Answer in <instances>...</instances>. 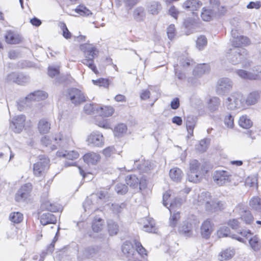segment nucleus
Wrapping results in <instances>:
<instances>
[{"label": "nucleus", "instance_id": "obj_1", "mask_svg": "<svg viewBox=\"0 0 261 261\" xmlns=\"http://www.w3.org/2000/svg\"><path fill=\"white\" fill-rule=\"evenodd\" d=\"M199 205H204L205 211L213 213L218 211L224 210L226 207L224 201L212 199L211 194L208 192H202L198 197Z\"/></svg>", "mask_w": 261, "mask_h": 261}, {"label": "nucleus", "instance_id": "obj_2", "mask_svg": "<svg viewBox=\"0 0 261 261\" xmlns=\"http://www.w3.org/2000/svg\"><path fill=\"white\" fill-rule=\"evenodd\" d=\"M134 244L136 250L134 249L133 244L126 241L122 246V251L127 261H141L139 259L140 256L146 255V250L137 240H134Z\"/></svg>", "mask_w": 261, "mask_h": 261}, {"label": "nucleus", "instance_id": "obj_3", "mask_svg": "<svg viewBox=\"0 0 261 261\" xmlns=\"http://www.w3.org/2000/svg\"><path fill=\"white\" fill-rule=\"evenodd\" d=\"M80 48L84 53L85 59L81 61L84 65H87L95 73L97 74L98 71L96 66L94 64V59L97 56L98 50L93 46L88 43L81 44Z\"/></svg>", "mask_w": 261, "mask_h": 261}, {"label": "nucleus", "instance_id": "obj_4", "mask_svg": "<svg viewBox=\"0 0 261 261\" xmlns=\"http://www.w3.org/2000/svg\"><path fill=\"white\" fill-rule=\"evenodd\" d=\"M205 164L200 163L197 160H192L189 163V171L187 178L189 181L197 183L207 173Z\"/></svg>", "mask_w": 261, "mask_h": 261}, {"label": "nucleus", "instance_id": "obj_5", "mask_svg": "<svg viewBox=\"0 0 261 261\" xmlns=\"http://www.w3.org/2000/svg\"><path fill=\"white\" fill-rule=\"evenodd\" d=\"M199 223L197 217L191 215L180 224L178 232L185 237H191L193 234V230L198 227Z\"/></svg>", "mask_w": 261, "mask_h": 261}, {"label": "nucleus", "instance_id": "obj_6", "mask_svg": "<svg viewBox=\"0 0 261 261\" xmlns=\"http://www.w3.org/2000/svg\"><path fill=\"white\" fill-rule=\"evenodd\" d=\"M226 58L232 64L236 65L247 60L248 55L245 48H233L229 49L226 54Z\"/></svg>", "mask_w": 261, "mask_h": 261}, {"label": "nucleus", "instance_id": "obj_7", "mask_svg": "<svg viewBox=\"0 0 261 261\" xmlns=\"http://www.w3.org/2000/svg\"><path fill=\"white\" fill-rule=\"evenodd\" d=\"M47 97V94L43 91H36L31 93L25 98H21L17 102V107L19 111H22L25 106H29V103L33 101H39L45 99Z\"/></svg>", "mask_w": 261, "mask_h": 261}, {"label": "nucleus", "instance_id": "obj_8", "mask_svg": "<svg viewBox=\"0 0 261 261\" xmlns=\"http://www.w3.org/2000/svg\"><path fill=\"white\" fill-rule=\"evenodd\" d=\"M244 101L245 99L241 93H232L226 98L225 104L228 109L234 110L243 108Z\"/></svg>", "mask_w": 261, "mask_h": 261}, {"label": "nucleus", "instance_id": "obj_9", "mask_svg": "<svg viewBox=\"0 0 261 261\" xmlns=\"http://www.w3.org/2000/svg\"><path fill=\"white\" fill-rule=\"evenodd\" d=\"M67 96L75 106L79 105L86 100L84 93L81 90L76 88L69 89L67 91Z\"/></svg>", "mask_w": 261, "mask_h": 261}, {"label": "nucleus", "instance_id": "obj_10", "mask_svg": "<svg viewBox=\"0 0 261 261\" xmlns=\"http://www.w3.org/2000/svg\"><path fill=\"white\" fill-rule=\"evenodd\" d=\"M49 159L44 155L39 156V161L33 165V173L36 176L43 175L49 168Z\"/></svg>", "mask_w": 261, "mask_h": 261}, {"label": "nucleus", "instance_id": "obj_11", "mask_svg": "<svg viewBox=\"0 0 261 261\" xmlns=\"http://www.w3.org/2000/svg\"><path fill=\"white\" fill-rule=\"evenodd\" d=\"M233 82L229 78L223 77L220 79L217 84L216 93L219 95H224L228 93L231 90Z\"/></svg>", "mask_w": 261, "mask_h": 261}, {"label": "nucleus", "instance_id": "obj_12", "mask_svg": "<svg viewBox=\"0 0 261 261\" xmlns=\"http://www.w3.org/2000/svg\"><path fill=\"white\" fill-rule=\"evenodd\" d=\"M231 44L234 48H241L242 46H246L250 44V40L247 37L239 35L237 30L232 29Z\"/></svg>", "mask_w": 261, "mask_h": 261}, {"label": "nucleus", "instance_id": "obj_13", "mask_svg": "<svg viewBox=\"0 0 261 261\" xmlns=\"http://www.w3.org/2000/svg\"><path fill=\"white\" fill-rule=\"evenodd\" d=\"M25 117L23 115L14 116L10 121V128L15 133H20L24 126Z\"/></svg>", "mask_w": 261, "mask_h": 261}, {"label": "nucleus", "instance_id": "obj_14", "mask_svg": "<svg viewBox=\"0 0 261 261\" xmlns=\"http://www.w3.org/2000/svg\"><path fill=\"white\" fill-rule=\"evenodd\" d=\"M54 142L58 147L66 148L72 143V139L70 135H64L61 133L56 134L54 136Z\"/></svg>", "mask_w": 261, "mask_h": 261}, {"label": "nucleus", "instance_id": "obj_15", "mask_svg": "<svg viewBox=\"0 0 261 261\" xmlns=\"http://www.w3.org/2000/svg\"><path fill=\"white\" fill-rule=\"evenodd\" d=\"M32 190V185L27 183L22 185L15 195V200L17 202H21L27 199L30 196Z\"/></svg>", "mask_w": 261, "mask_h": 261}, {"label": "nucleus", "instance_id": "obj_16", "mask_svg": "<svg viewBox=\"0 0 261 261\" xmlns=\"http://www.w3.org/2000/svg\"><path fill=\"white\" fill-rule=\"evenodd\" d=\"M230 173L225 170H216L213 174V179L215 182L219 185L222 186L230 180Z\"/></svg>", "mask_w": 261, "mask_h": 261}, {"label": "nucleus", "instance_id": "obj_17", "mask_svg": "<svg viewBox=\"0 0 261 261\" xmlns=\"http://www.w3.org/2000/svg\"><path fill=\"white\" fill-rule=\"evenodd\" d=\"M89 144L97 147H102L104 145V138L102 134L98 131L92 132L87 138Z\"/></svg>", "mask_w": 261, "mask_h": 261}, {"label": "nucleus", "instance_id": "obj_18", "mask_svg": "<svg viewBox=\"0 0 261 261\" xmlns=\"http://www.w3.org/2000/svg\"><path fill=\"white\" fill-rule=\"evenodd\" d=\"M7 80L15 82L19 85H23L29 81V77L22 73L12 72L7 75Z\"/></svg>", "mask_w": 261, "mask_h": 261}, {"label": "nucleus", "instance_id": "obj_19", "mask_svg": "<svg viewBox=\"0 0 261 261\" xmlns=\"http://www.w3.org/2000/svg\"><path fill=\"white\" fill-rule=\"evenodd\" d=\"M213 223L210 220H205L201 226V233L203 238L208 239L213 231Z\"/></svg>", "mask_w": 261, "mask_h": 261}, {"label": "nucleus", "instance_id": "obj_20", "mask_svg": "<svg viewBox=\"0 0 261 261\" xmlns=\"http://www.w3.org/2000/svg\"><path fill=\"white\" fill-rule=\"evenodd\" d=\"M143 223V230L145 231L151 233H155L157 228L155 226L154 220L150 217H146L142 220Z\"/></svg>", "mask_w": 261, "mask_h": 261}, {"label": "nucleus", "instance_id": "obj_21", "mask_svg": "<svg viewBox=\"0 0 261 261\" xmlns=\"http://www.w3.org/2000/svg\"><path fill=\"white\" fill-rule=\"evenodd\" d=\"M125 181L126 184L130 187L134 189H141V187L143 186V181L139 179L135 175H130L127 176L125 178Z\"/></svg>", "mask_w": 261, "mask_h": 261}, {"label": "nucleus", "instance_id": "obj_22", "mask_svg": "<svg viewBox=\"0 0 261 261\" xmlns=\"http://www.w3.org/2000/svg\"><path fill=\"white\" fill-rule=\"evenodd\" d=\"M202 6V3L198 0H187L182 5V7L188 11L197 10Z\"/></svg>", "mask_w": 261, "mask_h": 261}, {"label": "nucleus", "instance_id": "obj_23", "mask_svg": "<svg viewBox=\"0 0 261 261\" xmlns=\"http://www.w3.org/2000/svg\"><path fill=\"white\" fill-rule=\"evenodd\" d=\"M216 11L207 7H203L201 12V17L203 21H210L216 15Z\"/></svg>", "mask_w": 261, "mask_h": 261}, {"label": "nucleus", "instance_id": "obj_24", "mask_svg": "<svg viewBox=\"0 0 261 261\" xmlns=\"http://www.w3.org/2000/svg\"><path fill=\"white\" fill-rule=\"evenodd\" d=\"M40 223L43 225L48 224H55L57 222L56 217L49 213H43L40 216Z\"/></svg>", "mask_w": 261, "mask_h": 261}, {"label": "nucleus", "instance_id": "obj_25", "mask_svg": "<svg viewBox=\"0 0 261 261\" xmlns=\"http://www.w3.org/2000/svg\"><path fill=\"white\" fill-rule=\"evenodd\" d=\"M57 155L59 157H64L68 160H73L79 157V153L77 151L72 150L67 151V150L58 151Z\"/></svg>", "mask_w": 261, "mask_h": 261}, {"label": "nucleus", "instance_id": "obj_26", "mask_svg": "<svg viewBox=\"0 0 261 261\" xmlns=\"http://www.w3.org/2000/svg\"><path fill=\"white\" fill-rule=\"evenodd\" d=\"M169 176L171 180L174 182H180L183 176L182 171L178 168H173L170 169Z\"/></svg>", "mask_w": 261, "mask_h": 261}, {"label": "nucleus", "instance_id": "obj_27", "mask_svg": "<svg viewBox=\"0 0 261 261\" xmlns=\"http://www.w3.org/2000/svg\"><path fill=\"white\" fill-rule=\"evenodd\" d=\"M6 41L11 44H18L21 41L20 36L13 32L9 31L5 36Z\"/></svg>", "mask_w": 261, "mask_h": 261}, {"label": "nucleus", "instance_id": "obj_28", "mask_svg": "<svg viewBox=\"0 0 261 261\" xmlns=\"http://www.w3.org/2000/svg\"><path fill=\"white\" fill-rule=\"evenodd\" d=\"M221 100L217 97H211L207 102V108L211 112H216L218 110L220 105Z\"/></svg>", "mask_w": 261, "mask_h": 261}, {"label": "nucleus", "instance_id": "obj_29", "mask_svg": "<svg viewBox=\"0 0 261 261\" xmlns=\"http://www.w3.org/2000/svg\"><path fill=\"white\" fill-rule=\"evenodd\" d=\"M99 159V155L93 152L87 153L83 156V160L85 162L92 165L95 164Z\"/></svg>", "mask_w": 261, "mask_h": 261}, {"label": "nucleus", "instance_id": "obj_30", "mask_svg": "<svg viewBox=\"0 0 261 261\" xmlns=\"http://www.w3.org/2000/svg\"><path fill=\"white\" fill-rule=\"evenodd\" d=\"M237 75L242 79L246 80H257V74L253 73L251 71H247L243 69L236 71Z\"/></svg>", "mask_w": 261, "mask_h": 261}, {"label": "nucleus", "instance_id": "obj_31", "mask_svg": "<svg viewBox=\"0 0 261 261\" xmlns=\"http://www.w3.org/2000/svg\"><path fill=\"white\" fill-rule=\"evenodd\" d=\"M100 249L97 246L87 247L84 251V255L87 258L92 257L99 253Z\"/></svg>", "mask_w": 261, "mask_h": 261}, {"label": "nucleus", "instance_id": "obj_32", "mask_svg": "<svg viewBox=\"0 0 261 261\" xmlns=\"http://www.w3.org/2000/svg\"><path fill=\"white\" fill-rule=\"evenodd\" d=\"M210 69L208 65L206 64H200L194 68L193 74L196 76H200L204 73L208 72Z\"/></svg>", "mask_w": 261, "mask_h": 261}, {"label": "nucleus", "instance_id": "obj_33", "mask_svg": "<svg viewBox=\"0 0 261 261\" xmlns=\"http://www.w3.org/2000/svg\"><path fill=\"white\" fill-rule=\"evenodd\" d=\"M53 138L54 136H45L41 138V142L42 145L48 147L51 150H54L57 149V146Z\"/></svg>", "mask_w": 261, "mask_h": 261}, {"label": "nucleus", "instance_id": "obj_34", "mask_svg": "<svg viewBox=\"0 0 261 261\" xmlns=\"http://www.w3.org/2000/svg\"><path fill=\"white\" fill-rule=\"evenodd\" d=\"M162 5L159 2H152L148 5L147 10L151 14L157 15L162 10Z\"/></svg>", "mask_w": 261, "mask_h": 261}, {"label": "nucleus", "instance_id": "obj_35", "mask_svg": "<svg viewBox=\"0 0 261 261\" xmlns=\"http://www.w3.org/2000/svg\"><path fill=\"white\" fill-rule=\"evenodd\" d=\"M114 113V109L111 107L108 106H98V111L97 114L101 117H109Z\"/></svg>", "mask_w": 261, "mask_h": 261}, {"label": "nucleus", "instance_id": "obj_36", "mask_svg": "<svg viewBox=\"0 0 261 261\" xmlns=\"http://www.w3.org/2000/svg\"><path fill=\"white\" fill-rule=\"evenodd\" d=\"M249 205L252 210L261 213V199L257 197H253L249 201Z\"/></svg>", "mask_w": 261, "mask_h": 261}, {"label": "nucleus", "instance_id": "obj_37", "mask_svg": "<svg viewBox=\"0 0 261 261\" xmlns=\"http://www.w3.org/2000/svg\"><path fill=\"white\" fill-rule=\"evenodd\" d=\"M259 97V93L257 91H253L247 96L245 102L248 106L255 105L257 102Z\"/></svg>", "mask_w": 261, "mask_h": 261}, {"label": "nucleus", "instance_id": "obj_38", "mask_svg": "<svg viewBox=\"0 0 261 261\" xmlns=\"http://www.w3.org/2000/svg\"><path fill=\"white\" fill-rule=\"evenodd\" d=\"M38 127L40 133L46 134L50 129V124L45 119H42L39 121Z\"/></svg>", "mask_w": 261, "mask_h": 261}, {"label": "nucleus", "instance_id": "obj_39", "mask_svg": "<svg viewBox=\"0 0 261 261\" xmlns=\"http://www.w3.org/2000/svg\"><path fill=\"white\" fill-rule=\"evenodd\" d=\"M196 123V118L193 116H188L186 119V127L188 133L192 136L193 130Z\"/></svg>", "mask_w": 261, "mask_h": 261}, {"label": "nucleus", "instance_id": "obj_40", "mask_svg": "<svg viewBox=\"0 0 261 261\" xmlns=\"http://www.w3.org/2000/svg\"><path fill=\"white\" fill-rule=\"evenodd\" d=\"M239 124L241 127L248 129L252 126L253 122L248 116L243 115L240 118Z\"/></svg>", "mask_w": 261, "mask_h": 261}, {"label": "nucleus", "instance_id": "obj_41", "mask_svg": "<svg viewBox=\"0 0 261 261\" xmlns=\"http://www.w3.org/2000/svg\"><path fill=\"white\" fill-rule=\"evenodd\" d=\"M170 212V225L174 227L180 219V213L179 212H173V210L171 208H168Z\"/></svg>", "mask_w": 261, "mask_h": 261}, {"label": "nucleus", "instance_id": "obj_42", "mask_svg": "<svg viewBox=\"0 0 261 261\" xmlns=\"http://www.w3.org/2000/svg\"><path fill=\"white\" fill-rule=\"evenodd\" d=\"M75 12L81 16H89L92 15V13L84 5H79L75 9Z\"/></svg>", "mask_w": 261, "mask_h": 261}, {"label": "nucleus", "instance_id": "obj_43", "mask_svg": "<svg viewBox=\"0 0 261 261\" xmlns=\"http://www.w3.org/2000/svg\"><path fill=\"white\" fill-rule=\"evenodd\" d=\"M137 168L143 172H147L153 168V164L149 161H144L141 164H138Z\"/></svg>", "mask_w": 261, "mask_h": 261}, {"label": "nucleus", "instance_id": "obj_44", "mask_svg": "<svg viewBox=\"0 0 261 261\" xmlns=\"http://www.w3.org/2000/svg\"><path fill=\"white\" fill-rule=\"evenodd\" d=\"M108 229L110 235H115L118 231V225L113 220H109L108 222Z\"/></svg>", "mask_w": 261, "mask_h": 261}, {"label": "nucleus", "instance_id": "obj_45", "mask_svg": "<svg viewBox=\"0 0 261 261\" xmlns=\"http://www.w3.org/2000/svg\"><path fill=\"white\" fill-rule=\"evenodd\" d=\"M41 207L43 209L51 212H56L59 210V207L57 205L49 201L44 202L42 204Z\"/></svg>", "mask_w": 261, "mask_h": 261}, {"label": "nucleus", "instance_id": "obj_46", "mask_svg": "<svg viewBox=\"0 0 261 261\" xmlns=\"http://www.w3.org/2000/svg\"><path fill=\"white\" fill-rule=\"evenodd\" d=\"M9 220L14 223H19L23 220V215L18 212L11 213L9 216Z\"/></svg>", "mask_w": 261, "mask_h": 261}, {"label": "nucleus", "instance_id": "obj_47", "mask_svg": "<svg viewBox=\"0 0 261 261\" xmlns=\"http://www.w3.org/2000/svg\"><path fill=\"white\" fill-rule=\"evenodd\" d=\"M98 105L94 104H86L84 106V111L87 114H97V111H98Z\"/></svg>", "mask_w": 261, "mask_h": 261}, {"label": "nucleus", "instance_id": "obj_48", "mask_svg": "<svg viewBox=\"0 0 261 261\" xmlns=\"http://www.w3.org/2000/svg\"><path fill=\"white\" fill-rule=\"evenodd\" d=\"M207 41L206 38L203 35H201L197 38L196 40V47L199 50H203L206 46Z\"/></svg>", "mask_w": 261, "mask_h": 261}, {"label": "nucleus", "instance_id": "obj_49", "mask_svg": "<svg viewBox=\"0 0 261 261\" xmlns=\"http://www.w3.org/2000/svg\"><path fill=\"white\" fill-rule=\"evenodd\" d=\"M234 255V251L230 248L226 249L220 254V260H228L231 258Z\"/></svg>", "mask_w": 261, "mask_h": 261}, {"label": "nucleus", "instance_id": "obj_50", "mask_svg": "<svg viewBox=\"0 0 261 261\" xmlns=\"http://www.w3.org/2000/svg\"><path fill=\"white\" fill-rule=\"evenodd\" d=\"M249 244L254 251H258L260 249L261 245L259 239L256 236L253 237L249 240Z\"/></svg>", "mask_w": 261, "mask_h": 261}, {"label": "nucleus", "instance_id": "obj_51", "mask_svg": "<svg viewBox=\"0 0 261 261\" xmlns=\"http://www.w3.org/2000/svg\"><path fill=\"white\" fill-rule=\"evenodd\" d=\"M134 17L137 20H141L144 16V10L142 7L137 8L134 12Z\"/></svg>", "mask_w": 261, "mask_h": 261}, {"label": "nucleus", "instance_id": "obj_52", "mask_svg": "<svg viewBox=\"0 0 261 261\" xmlns=\"http://www.w3.org/2000/svg\"><path fill=\"white\" fill-rule=\"evenodd\" d=\"M242 219L248 224H251L254 220L253 217L249 211H245L241 217Z\"/></svg>", "mask_w": 261, "mask_h": 261}, {"label": "nucleus", "instance_id": "obj_53", "mask_svg": "<svg viewBox=\"0 0 261 261\" xmlns=\"http://www.w3.org/2000/svg\"><path fill=\"white\" fill-rule=\"evenodd\" d=\"M92 229L95 232H98L102 228V220L100 218L94 219L92 225Z\"/></svg>", "mask_w": 261, "mask_h": 261}, {"label": "nucleus", "instance_id": "obj_54", "mask_svg": "<svg viewBox=\"0 0 261 261\" xmlns=\"http://www.w3.org/2000/svg\"><path fill=\"white\" fill-rule=\"evenodd\" d=\"M92 82L95 85L104 88H107L109 85V80L106 79L100 78L97 80H92Z\"/></svg>", "mask_w": 261, "mask_h": 261}, {"label": "nucleus", "instance_id": "obj_55", "mask_svg": "<svg viewBox=\"0 0 261 261\" xmlns=\"http://www.w3.org/2000/svg\"><path fill=\"white\" fill-rule=\"evenodd\" d=\"M139 161V160H130L126 163V166H124L123 168L127 171H130L137 168V166H138L137 163Z\"/></svg>", "mask_w": 261, "mask_h": 261}, {"label": "nucleus", "instance_id": "obj_56", "mask_svg": "<svg viewBox=\"0 0 261 261\" xmlns=\"http://www.w3.org/2000/svg\"><path fill=\"white\" fill-rule=\"evenodd\" d=\"M230 229L227 226H222L218 230L217 235L219 238H223L229 236Z\"/></svg>", "mask_w": 261, "mask_h": 261}, {"label": "nucleus", "instance_id": "obj_57", "mask_svg": "<svg viewBox=\"0 0 261 261\" xmlns=\"http://www.w3.org/2000/svg\"><path fill=\"white\" fill-rule=\"evenodd\" d=\"M125 204L124 203H121L120 204L113 203L111 205V209L115 213H120L125 207Z\"/></svg>", "mask_w": 261, "mask_h": 261}, {"label": "nucleus", "instance_id": "obj_58", "mask_svg": "<svg viewBox=\"0 0 261 261\" xmlns=\"http://www.w3.org/2000/svg\"><path fill=\"white\" fill-rule=\"evenodd\" d=\"M60 27L63 32V37L67 39H70L71 37V34L69 31L66 24L64 22H60Z\"/></svg>", "mask_w": 261, "mask_h": 261}, {"label": "nucleus", "instance_id": "obj_59", "mask_svg": "<svg viewBox=\"0 0 261 261\" xmlns=\"http://www.w3.org/2000/svg\"><path fill=\"white\" fill-rule=\"evenodd\" d=\"M115 190L118 194L123 195L127 192L128 188L125 185L119 183L116 185Z\"/></svg>", "mask_w": 261, "mask_h": 261}, {"label": "nucleus", "instance_id": "obj_60", "mask_svg": "<svg viewBox=\"0 0 261 261\" xmlns=\"http://www.w3.org/2000/svg\"><path fill=\"white\" fill-rule=\"evenodd\" d=\"M224 124L228 128H232L233 127L234 119L231 114H228L225 117Z\"/></svg>", "mask_w": 261, "mask_h": 261}, {"label": "nucleus", "instance_id": "obj_61", "mask_svg": "<svg viewBox=\"0 0 261 261\" xmlns=\"http://www.w3.org/2000/svg\"><path fill=\"white\" fill-rule=\"evenodd\" d=\"M99 120L96 121L95 123L96 125L106 129L111 128L110 124L108 122L106 119H105L102 117L99 118Z\"/></svg>", "mask_w": 261, "mask_h": 261}, {"label": "nucleus", "instance_id": "obj_62", "mask_svg": "<svg viewBox=\"0 0 261 261\" xmlns=\"http://www.w3.org/2000/svg\"><path fill=\"white\" fill-rule=\"evenodd\" d=\"M168 37L170 40H172L176 35L175 29L174 24H170L167 29Z\"/></svg>", "mask_w": 261, "mask_h": 261}, {"label": "nucleus", "instance_id": "obj_63", "mask_svg": "<svg viewBox=\"0 0 261 261\" xmlns=\"http://www.w3.org/2000/svg\"><path fill=\"white\" fill-rule=\"evenodd\" d=\"M126 130V125L123 123L118 124L115 128V132L118 135L125 133Z\"/></svg>", "mask_w": 261, "mask_h": 261}, {"label": "nucleus", "instance_id": "obj_64", "mask_svg": "<svg viewBox=\"0 0 261 261\" xmlns=\"http://www.w3.org/2000/svg\"><path fill=\"white\" fill-rule=\"evenodd\" d=\"M102 152L106 157H110L115 153L116 150L114 146H109L104 149Z\"/></svg>", "mask_w": 261, "mask_h": 261}]
</instances>
